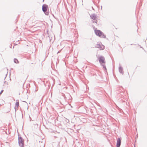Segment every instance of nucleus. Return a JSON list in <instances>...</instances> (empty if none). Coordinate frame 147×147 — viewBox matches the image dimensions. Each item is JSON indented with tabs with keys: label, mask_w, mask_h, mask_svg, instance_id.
Returning <instances> with one entry per match:
<instances>
[{
	"label": "nucleus",
	"mask_w": 147,
	"mask_h": 147,
	"mask_svg": "<svg viewBox=\"0 0 147 147\" xmlns=\"http://www.w3.org/2000/svg\"><path fill=\"white\" fill-rule=\"evenodd\" d=\"M24 139L21 136H18V142L19 145L20 147H24Z\"/></svg>",
	"instance_id": "f257e3e1"
},
{
	"label": "nucleus",
	"mask_w": 147,
	"mask_h": 147,
	"mask_svg": "<svg viewBox=\"0 0 147 147\" xmlns=\"http://www.w3.org/2000/svg\"><path fill=\"white\" fill-rule=\"evenodd\" d=\"M95 47L99 48L100 50H103L105 49L104 46L102 45H101L99 44H97Z\"/></svg>",
	"instance_id": "39448f33"
},
{
	"label": "nucleus",
	"mask_w": 147,
	"mask_h": 147,
	"mask_svg": "<svg viewBox=\"0 0 147 147\" xmlns=\"http://www.w3.org/2000/svg\"><path fill=\"white\" fill-rule=\"evenodd\" d=\"M14 62L15 63H19V61L16 58H15L14 59Z\"/></svg>",
	"instance_id": "9d476101"
},
{
	"label": "nucleus",
	"mask_w": 147,
	"mask_h": 147,
	"mask_svg": "<svg viewBox=\"0 0 147 147\" xmlns=\"http://www.w3.org/2000/svg\"><path fill=\"white\" fill-rule=\"evenodd\" d=\"M60 52V51H58V52L57 53H59Z\"/></svg>",
	"instance_id": "dca6fc26"
},
{
	"label": "nucleus",
	"mask_w": 147,
	"mask_h": 147,
	"mask_svg": "<svg viewBox=\"0 0 147 147\" xmlns=\"http://www.w3.org/2000/svg\"><path fill=\"white\" fill-rule=\"evenodd\" d=\"M119 71L120 73L122 74H123V68L121 66H119Z\"/></svg>",
	"instance_id": "6e6552de"
},
{
	"label": "nucleus",
	"mask_w": 147,
	"mask_h": 147,
	"mask_svg": "<svg viewBox=\"0 0 147 147\" xmlns=\"http://www.w3.org/2000/svg\"><path fill=\"white\" fill-rule=\"evenodd\" d=\"M94 32L95 34L99 37H100L102 35V32L99 30H95Z\"/></svg>",
	"instance_id": "20e7f679"
},
{
	"label": "nucleus",
	"mask_w": 147,
	"mask_h": 147,
	"mask_svg": "<svg viewBox=\"0 0 147 147\" xmlns=\"http://www.w3.org/2000/svg\"><path fill=\"white\" fill-rule=\"evenodd\" d=\"M136 136H137V137H138V135H137Z\"/></svg>",
	"instance_id": "aec40b11"
},
{
	"label": "nucleus",
	"mask_w": 147,
	"mask_h": 147,
	"mask_svg": "<svg viewBox=\"0 0 147 147\" xmlns=\"http://www.w3.org/2000/svg\"><path fill=\"white\" fill-rule=\"evenodd\" d=\"M121 144V139L120 138H118L117 140L116 147H120Z\"/></svg>",
	"instance_id": "0eeeda50"
},
{
	"label": "nucleus",
	"mask_w": 147,
	"mask_h": 147,
	"mask_svg": "<svg viewBox=\"0 0 147 147\" xmlns=\"http://www.w3.org/2000/svg\"><path fill=\"white\" fill-rule=\"evenodd\" d=\"M140 46V48H142Z\"/></svg>",
	"instance_id": "f3484780"
},
{
	"label": "nucleus",
	"mask_w": 147,
	"mask_h": 147,
	"mask_svg": "<svg viewBox=\"0 0 147 147\" xmlns=\"http://www.w3.org/2000/svg\"><path fill=\"white\" fill-rule=\"evenodd\" d=\"M118 109L120 111V112H121V110H121V109L119 108V107H118Z\"/></svg>",
	"instance_id": "2eb2a0df"
},
{
	"label": "nucleus",
	"mask_w": 147,
	"mask_h": 147,
	"mask_svg": "<svg viewBox=\"0 0 147 147\" xmlns=\"http://www.w3.org/2000/svg\"><path fill=\"white\" fill-rule=\"evenodd\" d=\"M101 37L102 38H105L106 36L102 32V35H101Z\"/></svg>",
	"instance_id": "9b49d317"
},
{
	"label": "nucleus",
	"mask_w": 147,
	"mask_h": 147,
	"mask_svg": "<svg viewBox=\"0 0 147 147\" xmlns=\"http://www.w3.org/2000/svg\"><path fill=\"white\" fill-rule=\"evenodd\" d=\"M105 58L103 56H100L99 58V61L100 63H105Z\"/></svg>",
	"instance_id": "423d86ee"
},
{
	"label": "nucleus",
	"mask_w": 147,
	"mask_h": 147,
	"mask_svg": "<svg viewBox=\"0 0 147 147\" xmlns=\"http://www.w3.org/2000/svg\"><path fill=\"white\" fill-rule=\"evenodd\" d=\"M3 90H1V92H0V95L2 93V92H3Z\"/></svg>",
	"instance_id": "4468645a"
},
{
	"label": "nucleus",
	"mask_w": 147,
	"mask_h": 147,
	"mask_svg": "<svg viewBox=\"0 0 147 147\" xmlns=\"http://www.w3.org/2000/svg\"><path fill=\"white\" fill-rule=\"evenodd\" d=\"M62 94V96H63L64 97V98H66V97H65V94Z\"/></svg>",
	"instance_id": "ddd939ff"
},
{
	"label": "nucleus",
	"mask_w": 147,
	"mask_h": 147,
	"mask_svg": "<svg viewBox=\"0 0 147 147\" xmlns=\"http://www.w3.org/2000/svg\"><path fill=\"white\" fill-rule=\"evenodd\" d=\"M104 69H105L106 70L107 69H106V66L104 65H102Z\"/></svg>",
	"instance_id": "f8f14e48"
},
{
	"label": "nucleus",
	"mask_w": 147,
	"mask_h": 147,
	"mask_svg": "<svg viewBox=\"0 0 147 147\" xmlns=\"http://www.w3.org/2000/svg\"><path fill=\"white\" fill-rule=\"evenodd\" d=\"M5 82H5H4V83H5V82Z\"/></svg>",
	"instance_id": "a211bd4d"
},
{
	"label": "nucleus",
	"mask_w": 147,
	"mask_h": 147,
	"mask_svg": "<svg viewBox=\"0 0 147 147\" xmlns=\"http://www.w3.org/2000/svg\"><path fill=\"white\" fill-rule=\"evenodd\" d=\"M48 8V5L46 4H44L42 6V10L46 15H48L49 14V12L47 11Z\"/></svg>",
	"instance_id": "7ed1b4c3"
},
{
	"label": "nucleus",
	"mask_w": 147,
	"mask_h": 147,
	"mask_svg": "<svg viewBox=\"0 0 147 147\" xmlns=\"http://www.w3.org/2000/svg\"><path fill=\"white\" fill-rule=\"evenodd\" d=\"M19 106V103L18 100H17L16 102V107H15V109H16V107L18 108V106Z\"/></svg>",
	"instance_id": "1a4fd4ad"
},
{
	"label": "nucleus",
	"mask_w": 147,
	"mask_h": 147,
	"mask_svg": "<svg viewBox=\"0 0 147 147\" xmlns=\"http://www.w3.org/2000/svg\"><path fill=\"white\" fill-rule=\"evenodd\" d=\"M90 16L91 18L94 20L92 22L93 23H95L96 24H97V15L95 13H93L90 15Z\"/></svg>",
	"instance_id": "f03ea898"
},
{
	"label": "nucleus",
	"mask_w": 147,
	"mask_h": 147,
	"mask_svg": "<svg viewBox=\"0 0 147 147\" xmlns=\"http://www.w3.org/2000/svg\"><path fill=\"white\" fill-rule=\"evenodd\" d=\"M101 7V8H102V6Z\"/></svg>",
	"instance_id": "6ab92c4d"
}]
</instances>
